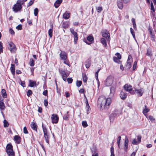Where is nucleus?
Instances as JSON below:
<instances>
[{"label":"nucleus","mask_w":156,"mask_h":156,"mask_svg":"<svg viewBox=\"0 0 156 156\" xmlns=\"http://www.w3.org/2000/svg\"><path fill=\"white\" fill-rule=\"evenodd\" d=\"M32 94V91L31 90H28V91L27 92V95L28 97H29Z\"/></svg>","instance_id":"nucleus-49"},{"label":"nucleus","mask_w":156,"mask_h":156,"mask_svg":"<svg viewBox=\"0 0 156 156\" xmlns=\"http://www.w3.org/2000/svg\"><path fill=\"white\" fill-rule=\"evenodd\" d=\"M4 123V127H7L9 126V123L6 120H4L3 122Z\"/></svg>","instance_id":"nucleus-37"},{"label":"nucleus","mask_w":156,"mask_h":156,"mask_svg":"<svg viewBox=\"0 0 156 156\" xmlns=\"http://www.w3.org/2000/svg\"><path fill=\"white\" fill-rule=\"evenodd\" d=\"M132 62V58L131 55L128 56L127 64L126 65V68L127 69H129L131 67V63Z\"/></svg>","instance_id":"nucleus-7"},{"label":"nucleus","mask_w":156,"mask_h":156,"mask_svg":"<svg viewBox=\"0 0 156 156\" xmlns=\"http://www.w3.org/2000/svg\"><path fill=\"white\" fill-rule=\"evenodd\" d=\"M21 85L23 87H25V82L24 81H21Z\"/></svg>","instance_id":"nucleus-64"},{"label":"nucleus","mask_w":156,"mask_h":156,"mask_svg":"<svg viewBox=\"0 0 156 156\" xmlns=\"http://www.w3.org/2000/svg\"><path fill=\"white\" fill-rule=\"evenodd\" d=\"M35 84H36V82H30V87H33Z\"/></svg>","instance_id":"nucleus-45"},{"label":"nucleus","mask_w":156,"mask_h":156,"mask_svg":"<svg viewBox=\"0 0 156 156\" xmlns=\"http://www.w3.org/2000/svg\"><path fill=\"white\" fill-rule=\"evenodd\" d=\"M29 64L31 66H33L34 65V61L32 58L30 59Z\"/></svg>","instance_id":"nucleus-29"},{"label":"nucleus","mask_w":156,"mask_h":156,"mask_svg":"<svg viewBox=\"0 0 156 156\" xmlns=\"http://www.w3.org/2000/svg\"><path fill=\"white\" fill-rule=\"evenodd\" d=\"M70 31L71 33L74 36V42L75 44H76L78 39V35L77 33L73 29H70Z\"/></svg>","instance_id":"nucleus-8"},{"label":"nucleus","mask_w":156,"mask_h":156,"mask_svg":"<svg viewBox=\"0 0 156 156\" xmlns=\"http://www.w3.org/2000/svg\"><path fill=\"white\" fill-rule=\"evenodd\" d=\"M52 122L53 123H57L58 121L59 118L58 115L56 114H53L51 117Z\"/></svg>","instance_id":"nucleus-9"},{"label":"nucleus","mask_w":156,"mask_h":156,"mask_svg":"<svg viewBox=\"0 0 156 156\" xmlns=\"http://www.w3.org/2000/svg\"><path fill=\"white\" fill-rule=\"evenodd\" d=\"M113 79L111 76H108L106 79L105 81V85L107 86H110L113 83Z\"/></svg>","instance_id":"nucleus-5"},{"label":"nucleus","mask_w":156,"mask_h":156,"mask_svg":"<svg viewBox=\"0 0 156 156\" xmlns=\"http://www.w3.org/2000/svg\"><path fill=\"white\" fill-rule=\"evenodd\" d=\"M9 32L11 34H14L15 32L12 29H10L9 30Z\"/></svg>","instance_id":"nucleus-59"},{"label":"nucleus","mask_w":156,"mask_h":156,"mask_svg":"<svg viewBox=\"0 0 156 156\" xmlns=\"http://www.w3.org/2000/svg\"><path fill=\"white\" fill-rule=\"evenodd\" d=\"M141 137L140 136H137V140H138V143H140L141 142Z\"/></svg>","instance_id":"nucleus-63"},{"label":"nucleus","mask_w":156,"mask_h":156,"mask_svg":"<svg viewBox=\"0 0 156 156\" xmlns=\"http://www.w3.org/2000/svg\"><path fill=\"white\" fill-rule=\"evenodd\" d=\"M87 40L89 42H90V43H88L87 41H86V42L87 44H90L93 42L94 38L92 36H89L87 37Z\"/></svg>","instance_id":"nucleus-16"},{"label":"nucleus","mask_w":156,"mask_h":156,"mask_svg":"<svg viewBox=\"0 0 156 156\" xmlns=\"http://www.w3.org/2000/svg\"><path fill=\"white\" fill-rule=\"evenodd\" d=\"M120 59L117 58L116 57H113V60L114 62L118 63H120L121 62Z\"/></svg>","instance_id":"nucleus-31"},{"label":"nucleus","mask_w":156,"mask_h":156,"mask_svg":"<svg viewBox=\"0 0 156 156\" xmlns=\"http://www.w3.org/2000/svg\"><path fill=\"white\" fill-rule=\"evenodd\" d=\"M24 3L22 1L18 0L16 4H15L13 8V10L15 12H17L22 8V5Z\"/></svg>","instance_id":"nucleus-2"},{"label":"nucleus","mask_w":156,"mask_h":156,"mask_svg":"<svg viewBox=\"0 0 156 156\" xmlns=\"http://www.w3.org/2000/svg\"><path fill=\"white\" fill-rule=\"evenodd\" d=\"M14 140L18 144H19L20 142V138L18 136H15L14 137Z\"/></svg>","instance_id":"nucleus-19"},{"label":"nucleus","mask_w":156,"mask_h":156,"mask_svg":"<svg viewBox=\"0 0 156 156\" xmlns=\"http://www.w3.org/2000/svg\"><path fill=\"white\" fill-rule=\"evenodd\" d=\"M151 10L154 12H155L153 3L151 2Z\"/></svg>","instance_id":"nucleus-55"},{"label":"nucleus","mask_w":156,"mask_h":156,"mask_svg":"<svg viewBox=\"0 0 156 156\" xmlns=\"http://www.w3.org/2000/svg\"><path fill=\"white\" fill-rule=\"evenodd\" d=\"M16 28L17 30H21L22 29V25L21 24L19 25L18 26H17L16 27Z\"/></svg>","instance_id":"nucleus-53"},{"label":"nucleus","mask_w":156,"mask_h":156,"mask_svg":"<svg viewBox=\"0 0 156 156\" xmlns=\"http://www.w3.org/2000/svg\"><path fill=\"white\" fill-rule=\"evenodd\" d=\"M85 66L87 68H88L90 67V64L89 62H87L85 64Z\"/></svg>","instance_id":"nucleus-62"},{"label":"nucleus","mask_w":156,"mask_h":156,"mask_svg":"<svg viewBox=\"0 0 156 156\" xmlns=\"http://www.w3.org/2000/svg\"><path fill=\"white\" fill-rule=\"evenodd\" d=\"M23 132L25 134H27L28 133V132L27 130V128L26 126L24 127L23 129Z\"/></svg>","instance_id":"nucleus-56"},{"label":"nucleus","mask_w":156,"mask_h":156,"mask_svg":"<svg viewBox=\"0 0 156 156\" xmlns=\"http://www.w3.org/2000/svg\"><path fill=\"white\" fill-rule=\"evenodd\" d=\"M130 32L132 34V35L133 37L134 38L135 37V35L134 34V31L133 30L132 28H130Z\"/></svg>","instance_id":"nucleus-46"},{"label":"nucleus","mask_w":156,"mask_h":156,"mask_svg":"<svg viewBox=\"0 0 156 156\" xmlns=\"http://www.w3.org/2000/svg\"><path fill=\"white\" fill-rule=\"evenodd\" d=\"M42 127L43 130V132L44 134V138L46 142L49 144V139L50 138V135L49 133L48 132L47 129L45 126L43 125H42Z\"/></svg>","instance_id":"nucleus-3"},{"label":"nucleus","mask_w":156,"mask_h":156,"mask_svg":"<svg viewBox=\"0 0 156 156\" xmlns=\"http://www.w3.org/2000/svg\"><path fill=\"white\" fill-rule=\"evenodd\" d=\"M110 94H113L115 92V89L113 87H111L110 88Z\"/></svg>","instance_id":"nucleus-43"},{"label":"nucleus","mask_w":156,"mask_h":156,"mask_svg":"<svg viewBox=\"0 0 156 156\" xmlns=\"http://www.w3.org/2000/svg\"><path fill=\"white\" fill-rule=\"evenodd\" d=\"M84 96L86 99V108L87 109V113L88 114L89 112H90L89 111H90V106H89V104L88 103V101L87 98H86V97L85 95H84Z\"/></svg>","instance_id":"nucleus-17"},{"label":"nucleus","mask_w":156,"mask_h":156,"mask_svg":"<svg viewBox=\"0 0 156 156\" xmlns=\"http://www.w3.org/2000/svg\"><path fill=\"white\" fill-rule=\"evenodd\" d=\"M66 80L69 83H71L73 81V80L71 78H69Z\"/></svg>","instance_id":"nucleus-50"},{"label":"nucleus","mask_w":156,"mask_h":156,"mask_svg":"<svg viewBox=\"0 0 156 156\" xmlns=\"http://www.w3.org/2000/svg\"><path fill=\"white\" fill-rule=\"evenodd\" d=\"M132 144L134 145H137L139 144L138 142L137 141L136 139H134L132 141Z\"/></svg>","instance_id":"nucleus-41"},{"label":"nucleus","mask_w":156,"mask_h":156,"mask_svg":"<svg viewBox=\"0 0 156 156\" xmlns=\"http://www.w3.org/2000/svg\"><path fill=\"white\" fill-rule=\"evenodd\" d=\"M82 81H77L76 83V86L78 87H80L82 84Z\"/></svg>","instance_id":"nucleus-44"},{"label":"nucleus","mask_w":156,"mask_h":156,"mask_svg":"<svg viewBox=\"0 0 156 156\" xmlns=\"http://www.w3.org/2000/svg\"><path fill=\"white\" fill-rule=\"evenodd\" d=\"M1 92L2 94L3 97L6 98L7 97L6 91L5 89H2V90Z\"/></svg>","instance_id":"nucleus-28"},{"label":"nucleus","mask_w":156,"mask_h":156,"mask_svg":"<svg viewBox=\"0 0 156 156\" xmlns=\"http://www.w3.org/2000/svg\"><path fill=\"white\" fill-rule=\"evenodd\" d=\"M121 136H119L118 138L117 141V143L118 144V146L119 148L120 147L119 145H120V140L121 139Z\"/></svg>","instance_id":"nucleus-34"},{"label":"nucleus","mask_w":156,"mask_h":156,"mask_svg":"<svg viewBox=\"0 0 156 156\" xmlns=\"http://www.w3.org/2000/svg\"><path fill=\"white\" fill-rule=\"evenodd\" d=\"M128 143L129 140L126 136L125 139V144L124 147V150L126 151L127 149Z\"/></svg>","instance_id":"nucleus-15"},{"label":"nucleus","mask_w":156,"mask_h":156,"mask_svg":"<svg viewBox=\"0 0 156 156\" xmlns=\"http://www.w3.org/2000/svg\"><path fill=\"white\" fill-rule=\"evenodd\" d=\"M62 2V0H57L54 4L55 7L56 8H58Z\"/></svg>","instance_id":"nucleus-18"},{"label":"nucleus","mask_w":156,"mask_h":156,"mask_svg":"<svg viewBox=\"0 0 156 156\" xmlns=\"http://www.w3.org/2000/svg\"><path fill=\"white\" fill-rule=\"evenodd\" d=\"M0 108L2 110L5 109L4 103L3 102L0 101Z\"/></svg>","instance_id":"nucleus-32"},{"label":"nucleus","mask_w":156,"mask_h":156,"mask_svg":"<svg viewBox=\"0 0 156 156\" xmlns=\"http://www.w3.org/2000/svg\"><path fill=\"white\" fill-rule=\"evenodd\" d=\"M82 126L84 127H85V128L87 127L88 126V125L87 124V122L86 121H83L82 123Z\"/></svg>","instance_id":"nucleus-36"},{"label":"nucleus","mask_w":156,"mask_h":156,"mask_svg":"<svg viewBox=\"0 0 156 156\" xmlns=\"http://www.w3.org/2000/svg\"><path fill=\"white\" fill-rule=\"evenodd\" d=\"M127 94L126 93L124 92L123 91H121L120 94V97L121 99H125L127 97Z\"/></svg>","instance_id":"nucleus-21"},{"label":"nucleus","mask_w":156,"mask_h":156,"mask_svg":"<svg viewBox=\"0 0 156 156\" xmlns=\"http://www.w3.org/2000/svg\"><path fill=\"white\" fill-rule=\"evenodd\" d=\"M148 30L149 31V33L150 35H152V34H154L153 33H152L153 30L151 28L149 27L148 28Z\"/></svg>","instance_id":"nucleus-58"},{"label":"nucleus","mask_w":156,"mask_h":156,"mask_svg":"<svg viewBox=\"0 0 156 156\" xmlns=\"http://www.w3.org/2000/svg\"><path fill=\"white\" fill-rule=\"evenodd\" d=\"M102 36L106 38L108 42H110V34L107 30H103L102 32Z\"/></svg>","instance_id":"nucleus-4"},{"label":"nucleus","mask_w":156,"mask_h":156,"mask_svg":"<svg viewBox=\"0 0 156 156\" xmlns=\"http://www.w3.org/2000/svg\"><path fill=\"white\" fill-rule=\"evenodd\" d=\"M34 2V0H31L28 3L27 6L28 7L32 5L33 4Z\"/></svg>","instance_id":"nucleus-39"},{"label":"nucleus","mask_w":156,"mask_h":156,"mask_svg":"<svg viewBox=\"0 0 156 156\" xmlns=\"http://www.w3.org/2000/svg\"><path fill=\"white\" fill-rule=\"evenodd\" d=\"M98 101L100 102L101 107L104 109H107L111 103L112 100L110 98H106L103 97L99 98Z\"/></svg>","instance_id":"nucleus-1"},{"label":"nucleus","mask_w":156,"mask_h":156,"mask_svg":"<svg viewBox=\"0 0 156 156\" xmlns=\"http://www.w3.org/2000/svg\"><path fill=\"white\" fill-rule=\"evenodd\" d=\"M44 105L46 107L48 105V101L47 100H45L44 101Z\"/></svg>","instance_id":"nucleus-61"},{"label":"nucleus","mask_w":156,"mask_h":156,"mask_svg":"<svg viewBox=\"0 0 156 156\" xmlns=\"http://www.w3.org/2000/svg\"><path fill=\"white\" fill-rule=\"evenodd\" d=\"M91 152L92 154H95L97 153L96 149L95 148H93L91 149Z\"/></svg>","instance_id":"nucleus-51"},{"label":"nucleus","mask_w":156,"mask_h":156,"mask_svg":"<svg viewBox=\"0 0 156 156\" xmlns=\"http://www.w3.org/2000/svg\"><path fill=\"white\" fill-rule=\"evenodd\" d=\"M70 14L68 11H66L63 15V17L65 20L69 19L70 17Z\"/></svg>","instance_id":"nucleus-12"},{"label":"nucleus","mask_w":156,"mask_h":156,"mask_svg":"<svg viewBox=\"0 0 156 156\" xmlns=\"http://www.w3.org/2000/svg\"><path fill=\"white\" fill-rule=\"evenodd\" d=\"M38 9L37 8H36L34 9V13L35 16H37L38 13Z\"/></svg>","instance_id":"nucleus-38"},{"label":"nucleus","mask_w":156,"mask_h":156,"mask_svg":"<svg viewBox=\"0 0 156 156\" xmlns=\"http://www.w3.org/2000/svg\"><path fill=\"white\" fill-rule=\"evenodd\" d=\"M148 118L150 121L152 122H153L155 120V119L152 116H149Z\"/></svg>","instance_id":"nucleus-52"},{"label":"nucleus","mask_w":156,"mask_h":156,"mask_svg":"<svg viewBox=\"0 0 156 156\" xmlns=\"http://www.w3.org/2000/svg\"><path fill=\"white\" fill-rule=\"evenodd\" d=\"M9 49L12 53H15L16 50L15 45L12 42H10L9 44Z\"/></svg>","instance_id":"nucleus-6"},{"label":"nucleus","mask_w":156,"mask_h":156,"mask_svg":"<svg viewBox=\"0 0 156 156\" xmlns=\"http://www.w3.org/2000/svg\"><path fill=\"white\" fill-rule=\"evenodd\" d=\"M117 57V58L120 59L121 58V56L120 54L119 53H117L115 55Z\"/></svg>","instance_id":"nucleus-60"},{"label":"nucleus","mask_w":156,"mask_h":156,"mask_svg":"<svg viewBox=\"0 0 156 156\" xmlns=\"http://www.w3.org/2000/svg\"><path fill=\"white\" fill-rule=\"evenodd\" d=\"M136 93H137L139 96H141L143 94V91L141 89L137 90H135Z\"/></svg>","instance_id":"nucleus-25"},{"label":"nucleus","mask_w":156,"mask_h":156,"mask_svg":"<svg viewBox=\"0 0 156 156\" xmlns=\"http://www.w3.org/2000/svg\"><path fill=\"white\" fill-rule=\"evenodd\" d=\"M10 70L12 74L13 75L15 73V68L14 65L11 64Z\"/></svg>","instance_id":"nucleus-26"},{"label":"nucleus","mask_w":156,"mask_h":156,"mask_svg":"<svg viewBox=\"0 0 156 156\" xmlns=\"http://www.w3.org/2000/svg\"><path fill=\"white\" fill-rule=\"evenodd\" d=\"M64 60V63L66 64L69 67L70 66V64L68 60H67L66 59V60Z\"/></svg>","instance_id":"nucleus-40"},{"label":"nucleus","mask_w":156,"mask_h":156,"mask_svg":"<svg viewBox=\"0 0 156 156\" xmlns=\"http://www.w3.org/2000/svg\"><path fill=\"white\" fill-rule=\"evenodd\" d=\"M100 70V69H98L97 71V72L95 73L96 78V79L97 80H98V73L99 72Z\"/></svg>","instance_id":"nucleus-42"},{"label":"nucleus","mask_w":156,"mask_h":156,"mask_svg":"<svg viewBox=\"0 0 156 156\" xmlns=\"http://www.w3.org/2000/svg\"><path fill=\"white\" fill-rule=\"evenodd\" d=\"M147 55L151 56L152 55V54L151 51L148 50H147Z\"/></svg>","instance_id":"nucleus-54"},{"label":"nucleus","mask_w":156,"mask_h":156,"mask_svg":"<svg viewBox=\"0 0 156 156\" xmlns=\"http://www.w3.org/2000/svg\"><path fill=\"white\" fill-rule=\"evenodd\" d=\"M69 27V23L68 22H64L62 23V28L66 29L67 28Z\"/></svg>","instance_id":"nucleus-23"},{"label":"nucleus","mask_w":156,"mask_h":156,"mask_svg":"<svg viewBox=\"0 0 156 156\" xmlns=\"http://www.w3.org/2000/svg\"><path fill=\"white\" fill-rule=\"evenodd\" d=\"M6 152L8 156H15L14 152L13 149L6 150Z\"/></svg>","instance_id":"nucleus-14"},{"label":"nucleus","mask_w":156,"mask_h":156,"mask_svg":"<svg viewBox=\"0 0 156 156\" xmlns=\"http://www.w3.org/2000/svg\"><path fill=\"white\" fill-rule=\"evenodd\" d=\"M137 65V62H135L133 63V70L135 69L136 68V66Z\"/></svg>","instance_id":"nucleus-57"},{"label":"nucleus","mask_w":156,"mask_h":156,"mask_svg":"<svg viewBox=\"0 0 156 156\" xmlns=\"http://www.w3.org/2000/svg\"><path fill=\"white\" fill-rule=\"evenodd\" d=\"M83 81L84 82H86L87 80V76L85 74H83Z\"/></svg>","instance_id":"nucleus-33"},{"label":"nucleus","mask_w":156,"mask_h":156,"mask_svg":"<svg viewBox=\"0 0 156 156\" xmlns=\"http://www.w3.org/2000/svg\"><path fill=\"white\" fill-rule=\"evenodd\" d=\"M13 149V147L10 144H8L6 147V150Z\"/></svg>","instance_id":"nucleus-30"},{"label":"nucleus","mask_w":156,"mask_h":156,"mask_svg":"<svg viewBox=\"0 0 156 156\" xmlns=\"http://www.w3.org/2000/svg\"><path fill=\"white\" fill-rule=\"evenodd\" d=\"M117 5L118 8L122 9L123 7V5L122 0H118L117 2Z\"/></svg>","instance_id":"nucleus-22"},{"label":"nucleus","mask_w":156,"mask_h":156,"mask_svg":"<svg viewBox=\"0 0 156 156\" xmlns=\"http://www.w3.org/2000/svg\"><path fill=\"white\" fill-rule=\"evenodd\" d=\"M96 9L97 12L98 13L101 12L103 9L102 7L100 6L97 7Z\"/></svg>","instance_id":"nucleus-35"},{"label":"nucleus","mask_w":156,"mask_h":156,"mask_svg":"<svg viewBox=\"0 0 156 156\" xmlns=\"http://www.w3.org/2000/svg\"><path fill=\"white\" fill-rule=\"evenodd\" d=\"M151 40L153 41H155V35L154 34H152V35H151Z\"/></svg>","instance_id":"nucleus-47"},{"label":"nucleus","mask_w":156,"mask_h":156,"mask_svg":"<svg viewBox=\"0 0 156 156\" xmlns=\"http://www.w3.org/2000/svg\"><path fill=\"white\" fill-rule=\"evenodd\" d=\"M124 89L126 91L130 92L132 90V87L127 84H125L124 86Z\"/></svg>","instance_id":"nucleus-11"},{"label":"nucleus","mask_w":156,"mask_h":156,"mask_svg":"<svg viewBox=\"0 0 156 156\" xmlns=\"http://www.w3.org/2000/svg\"><path fill=\"white\" fill-rule=\"evenodd\" d=\"M2 44L1 42H0V53L3 52Z\"/></svg>","instance_id":"nucleus-48"},{"label":"nucleus","mask_w":156,"mask_h":156,"mask_svg":"<svg viewBox=\"0 0 156 156\" xmlns=\"http://www.w3.org/2000/svg\"><path fill=\"white\" fill-rule=\"evenodd\" d=\"M53 26L48 31V35L50 38H51L52 36V32H53Z\"/></svg>","instance_id":"nucleus-27"},{"label":"nucleus","mask_w":156,"mask_h":156,"mask_svg":"<svg viewBox=\"0 0 156 156\" xmlns=\"http://www.w3.org/2000/svg\"><path fill=\"white\" fill-rule=\"evenodd\" d=\"M31 127L32 129L33 130H35L37 132V125L34 122H31Z\"/></svg>","instance_id":"nucleus-20"},{"label":"nucleus","mask_w":156,"mask_h":156,"mask_svg":"<svg viewBox=\"0 0 156 156\" xmlns=\"http://www.w3.org/2000/svg\"><path fill=\"white\" fill-rule=\"evenodd\" d=\"M150 109L148 108L146 105H145L144 107L143 111V113L144 115L147 118V116L146 113L149 112Z\"/></svg>","instance_id":"nucleus-13"},{"label":"nucleus","mask_w":156,"mask_h":156,"mask_svg":"<svg viewBox=\"0 0 156 156\" xmlns=\"http://www.w3.org/2000/svg\"><path fill=\"white\" fill-rule=\"evenodd\" d=\"M101 42L105 47L106 48L107 47V44L106 40L104 38H101Z\"/></svg>","instance_id":"nucleus-24"},{"label":"nucleus","mask_w":156,"mask_h":156,"mask_svg":"<svg viewBox=\"0 0 156 156\" xmlns=\"http://www.w3.org/2000/svg\"><path fill=\"white\" fill-rule=\"evenodd\" d=\"M61 52L60 54V56L62 60H66L67 58V54L65 52L60 50Z\"/></svg>","instance_id":"nucleus-10"}]
</instances>
